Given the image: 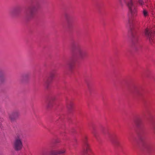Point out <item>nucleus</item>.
<instances>
[{
	"instance_id": "f257e3e1",
	"label": "nucleus",
	"mask_w": 155,
	"mask_h": 155,
	"mask_svg": "<svg viewBox=\"0 0 155 155\" xmlns=\"http://www.w3.org/2000/svg\"><path fill=\"white\" fill-rule=\"evenodd\" d=\"M119 3L121 7L123 6L124 3L128 8L129 13L130 15V16L128 15L129 34L131 37L132 42H138V36L136 33L133 19L137 15V6L134 4L133 0H119Z\"/></svg>"
},
{
	"instance_id": "f03ea898",
	"label": "nucleus",
	"mask_w": 155,
	"mask_h": 155,
	"mask_svg": "<svg viewBox=\"0 0 155 155\" xmlns=\"http://www.w3.org/2000/svg\"><path fill=\"white\" fill-rule=\"evenodd\" d=\"M71 47L73 54V58H72L67 63V67L68 69L72 72L74 69L76 61V58L78 56L82 60L86 58L87 56V51H84L83 49L76 41L72 40L71 42Z\"/></svg>"
},
{
	"instance_id": "7ed1b4c3",
	"label": "nucleus",
	"mask_w": 155,
	"mask_h": 155,
	"mask_svg": "<svg viewBox=\"0 0 155 155\" xmlns=\"http://www.w3.org/2000/svg\"><path fill=\"white\" fill-rule=\"evenodd\" d=\"M134 122L138 129V134L141 144L149 153L155 154V146L145 140V132L140 117H136L134 119Z\"/></svg>"
},
{
	"instance_id": "20e7f679",
	"label": "nucleus",
	"mask_w": 155,
	"mask_h": 155,
	"mask_svg": "<svg viewBox=\"0 0 155 155\" xmlns=\"http://www.w3.org/2000/svg\"><path fill=\"white\" fill-rule=\"evenodd\" d=\"M39 8V4H35L34 1H31L25 12V18L26 21H29L34 18Z\"/></svg>"
},
{
	"instance_id": "39448f33",
	"label": "nucleus",
	"mask_w": 155,
	"mask_h": 155,
	"mask_svg": "<svg viewBox=\"0 0 155 155\" xmlns=\"http://www.w3.org/2000/svg\"><path fill=\"white\" fill-rule=\"evenodd\" d=\"M24 138V135L21 133H18L13 142V148L16 151L20 150L23 147V141Z\"/></svg>"
},
{
	"instance_id": "423d86ee",
	"label": "nucleus",
	"mask_w": 155,
	"mask_h": 155,
	"mask_svg": "<svg viewBox=\"0 0 155 155\" xmlns=\"http://www.w3.org/2000/svg\"><path fill=\"white\" fill-rule=\"evenodd\" d=\"M146 114L149 118L150 121L151 129L154 134L155 135V121L153 120V115L151 110L147 106L146 107Z\"/></svg>"
},
{
	"instance_id": "0eeeda50",
	"label": "nucleus",
	"mask_w": 155,
	"mask_h": 155,
	"mask_svg": "<svg viewBox=\"0 0 155 155\" xmlns=\"http://www.w3.org/2000/svg\"><path fill=\"white\" fill-rule=\"evenodd\" d=\"M83 153L86 155H91V150L87 141V137L84 136L82 139Z\"/></svg>"
},
{
	"instance_id": "6e6552de",
	"label": "nucleus",
	"mask_w": 155,
	"mask_h": 155,
	"mask_svg": "<svg viewBox=\"0 0 155 155\" xmlns=\"http://www.w3.org/2000/svg\"><path fill=\"white\" fill-rule=\"evenodd\" d=\"M22 7L18 5L14 7L10 12L11 15L13 17H17L19 16L21 13Z\"/></svg>"
},
{
	"instance_id": "1a4fd4ad",
	"label": "nucleus",
	"mask_w": 155,
	"mask_h": 155,
	"mask_svg": "<svg viewBox=\"0 0 155 155\" xmlns=\"http://www.w3.org/2000/svg\"><path fill=\"white\" fill-rule=\"evenodd\" d=\"M108 137L110 141L115 147L118 148L120 146V143L116 135L114 134H109Z\"/></svg>"
},
{
	"instance_id": "9d476101",
	"label": "nucleus",
	"mask_w": 155,
	"mask_h": 155,
	"mask_svg": "<svg viewBox=\"0 0 155 155\" xmlns=\"http://www.w3.org/2000/svg\"><path fill=\"white\" fill-rule=\"evenodd\" d=\"M55 77L54 71H52L49 74V76L44 81V86L47 89H48L50 84Z\"/></svg>"
},
{
	"instance_id": "9b49d317",
	"label": "nucleus",
	"mask_w": 155,
	"mask_h": 155,
	"mask_svg": "<svg viewBox=\"0 0 155 155\" xmlns=\"http://www.w3.org/2000/svg\"><path fill=\"white\" fill-rule=\"evenodd\" d=\"M145 34L147 39L150 43L153 41L155 31L154 32L148 29H146L145 31Z\"/></svg>"
},
{
	"instance_id": "f8f14e48",
	"label": "nucleus",
	"mask_w": 155,
	"mask_h": 155,
	"mask_svg": "<svg viewBox=\"0 0 155 155\" xmlns=\"http://www.w3.org/2000/svg\"><path fill=\"white\" fill-rule=\"evenodd\" d=\"M55 98V95L52 94H49L47 97V107L48 108H51L54 104L53 101Z\"/></svg>"
},
{
	"instance_id": "ddd939ff",
	"label": "nucleus",
	"mask_w": 155,
	"mask_h": 155,
	"mask_svg": "<svg viewBox=\"0 0 155 155\" xmlns=\"http://www.w3.org/2000/svg\"><path fill=\"white\" fill-rule=\"evenodd\" d=\"M19 115L20 114L18 111L16 110L9 114V117L11 122H14L18 119Z\"/></svg>"
},
{
	"instance_id": "4468645a",
	"label": "nucleus",
	"mask_w": 155,
	"mask_h": 155,
	"mask_svg": "<svg viewBox=\"0 0 155 155\" xmlns=\"http://www.w3.org/2000/svg\"><path fill=\"white\" fill-rule=\"evenodd\" d=\"M89 127L91 133L95 138L97 139V131L95 126L93 124H91L89 125Z\"/></svg>"
},
{
	"instance_id": "2eb2a0df",
	"label": "nucleus",
	"mask_w": 155,
	"mask_h": 155,
	"mask_svg": "<svg viewBox=\"0 0 155 155\" xmlns=\"http://www.w3.org/2000/svg\"><path fill=\"white\" fill-rule=\"evenodd\" d=\"M65 152L64 149H62L58 151L52 150L50 152V154L51 155H60L64 154Z\"/></svg>"
},
{
	"instance_id": "dca6fc26",
	"label": "nucleus",
	"mask_w": 155,
	"mask_h": 155,
	"mask_svg": "<svg viewBox=\"0 0 155 155\" xmlns=\"http://www.w3.org/2000/svg\"><path fill=\"white\" fill-rule=\"evenodd\" d=\"M29 76V74L26 73L22 74L20 78V80L22 83H25L27 82Z\"/></svg>"
},
{
	"instance_id": "f3484780",
	"label": "nucleus",
	"mask_w": 155,
	"mask_h": 155,
	"mask_svg": "<svg viewBox=\"0 0 155 155\" xmlns=\"http://www.w3.org/2000/svg\"><path fill=\"white\" fill-rule=\"evenodd\" d=\"M5 81V78L4 75V72L2 70H0V84L4 83Z\"/></svg>"
},
{
	"instance_id": "a211bd4d",
	"label": "nucleus",
	"mask_w": 155,
	"mask_h": 155,
	"mask_svg": "<svg viewBox=\"0 0 155 155\" xmlns=\"http://www.w3.org/2000/svg\"><path fill=\"white\" fill-rule=\"evenodd\" d=\"M73 104L71 101H68L67 103V107L69 113H71L73 109Z\"/></svg>"
},
{
	"instance_id": "6ab92c4d",
	"label": "nucleus",
	"mask_w": 155,
	"mask_h": 155,
	"mask_svg": "<svg viewBox=\"0 0 155 155\" xmlns=\"http://www.w3.org/2000/svg\"><path fill=\"white\" fill-rule=\"evenodd\" d=\"M130 93L134 94L137 96H139L141 95V93L139 90L136 88L135 87L134 89L131 90L130 91Z\"/></svg>"
},
{
	"instance_id": "aec40b11",
	"label": "nucleus",
	"mask_w": 155,
	"mask_h": 155,
	"mask_svg": "<svg viewBox=\"0 0 155 155\" xmlns=\"http://www.w3.org/2000/svg\"><path fill=\"white\" fill-rule=\"evenodd\" d=\"M67 26L68 28L69 29H71L73 26L72 23L70 20L67 21Z\"/></svg>"
},
{
	"instance_id": "412c9836",
	"label": "nucleus",
	"mask_w": 155,
	"mask_h": 155,
	"mask_svg": "<svg viewBox=\"0 0 155 155\" xmlns=\"http://www.w3.org/2000/svg\"><path fill=\"white\" fill-rule=\"evenodd\" d=\"M142 13L145 17L148 16V14L147 11L144 8L143 9Z\"/></svg>"
},
{
	"instance_id": "4be33fe9",
	"label": "nucleus",
	"mask_w": 155,
	"mask_h": 155,
	"mask_svg": "<svg viewBox=\"0 0 155 155\" xmlns=\"http://www.w3.org/2000/svg\"><path fill=\"white\" fill-rule=\"evenodd\" d=\"M64 16L66 19V21H68L70 20V16L67 13H65L64 14Z\"/></svg>"
},
{
	"instance_id": "5701e85b",
	"label": "nucleus",
	"mask_w": 155,
	"mask_h": 155,
	"mask_svg": "<svg viewBox=\"0 0 155 155\" xmlns=\"http://www.w3.org/2000/svg\"><path fill=\"white\" fill-rule=\"evenodd\" d=\"M137 2L142 7L144 5V2L143 0H138Z\"/></svg>"
},
{
	"instance_id": "b1692460",
	"label": "nucleus",
	"mask_w": 155,
	"mask_h": 155,
	"mask_svg": "<svg viewBox=\"0 0 155 155\" xmlns=\"http://www.w3.org/2000/svg\"><path fill=\"white\" fill-rule=\"evenodd\" d=\"M128 138L129 141L132 143H133L134 140H135L134 138L131 135H129L128 137Z\"/></svg>"
},
{
	"instance_id": "393cba45",
	"label": "nucleus",
	"mask_w": 155,
	"mask_h": 155,
	"mask_svg": "<svg viewBox=\"0 0 155 155\" xmlns=\"http://www.w3.org/2000/svg\"><path fill=\"white\" fill-rule=\"evenodd\" d=\"M42 155H47V154L46 153H43Z\"/></svg>"
},
{
	"instance_id": "a878e982",
	"label": "nucleus",
	"mask_w": 155,
	"mask_h": 155,
	"mask_svg": "<svg viewBox=\"0 0 155 155\" xmlns=\"http://www.w3.org/2000/svg\"><path fill=\"white\" fill-rule=\"evenodd\" d=\"M61 135L62 136H64V133H63L62 134H61Z\"/></svg>"
},
{
	"instance_id": "bb28decb",
	"label": "nucleus",
	"mask_w": 155,
	"mask_h": 155,
	"mask_svg": "<svg viewBox=\"0 0 155 155\" xmlns=\"http://www.w3.org/2000/svg\"><path fill=\"white\" fill-rule=\"evenodd\" d=\"M103 133H104V131H103Z\"/></svg>"
},
{
	"instance_id": "cd10ccee",
	"label": "nucleus",
	"mask_w": 155,
	"mask_h": 155,
	"mask_svg": "<svg viewBox=\"0 0 155 155\" xmlns=\"http://www.w3.org/2000/svg\"><path fill=\"white\" fill-rule=\"evenodd\" d=\"M0 155H1L0 154Z\"/></svg>"
}]
</instances>
